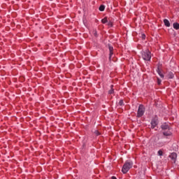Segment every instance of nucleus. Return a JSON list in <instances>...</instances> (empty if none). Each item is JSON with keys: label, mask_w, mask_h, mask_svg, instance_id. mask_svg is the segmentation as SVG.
I'll return each mask as SVG.
<instances>
[{"label": "nucleus", "mask_w": 179, "mask_h": 179, "mask_svg": "<svg viewBox=\"0 0 179 179\" xmlns=\"http://www.w3.org/2000/svg\"><path fill=\"white\" fill-rule=\"evenodd\" d=\"M157 85H162V80L159 78H157Z\"/></svg>", "instance_id": "20"}, {"label": "nucleus", "mask_w": 179, "mask_h": 179, "mask_svg": "<svg viewBox=\"0 0 179 179\" xmlns=\"http://www.w3.org/2000/svg\"><path fill=\"white\" fill-rule=\"evenodd\" d=\"M113 55H114L113 52H110L109 53V61H111V58L113 57Z\"/></svg>", "instance_id": "15"}, {"label": "nucleus", "mask_w": 179, "mask_h": 179, "mask_svg": "<svg viewBox=\"0 0 179 179\" xmlns=\"http://www.w3.org/2000/svg\"><path fill=\"white\" fill-rule=\"evenodd\" d=\"M94 35L95 37H97V31L96 29L94 30Z\"/></svg>", "instance_id": "23"}, {"label": "nucleus", "mask_w": 179, "mask_h": 179, "mask_svg": "<svg viewBox=\"0 0 179 179\" xmlns=\"http://www.w3.org/2000/svg\"><path fill=\"white\" fill-rule=\"evenodd\" d=\"M162 134L164 136H171V135H173V133H171L170 130H165Z\"/></svg>", "instance_id": "6"}, {"label": "nucleus", "mask_w": 179, "mask_h": 179, "mask_svg": "<svg viewBox=\"0 0 179 179\" xmlns=\"http://www.w3.org/2000/svg\"><path fill=\"white\" fill-rule=\"evenodd\" d=\"M119 106H124V100L121 99V100L119 101Z\"/></svg>", "instance_id": "19"}, {"label": "nucleus", "mask_w": 179, "mask_h": 179, "mask_svg": "<svg viewBox=\"0 0 179 179\" xmlns=\"http://www.w3.org/2000/svg\"><path fill=\"white\" fill-rule=\"evenodd\" d=\"M102 23L106 24L107 23V17H104L103 19L101 20Z\"/></svg>", "instance_id": "18"}, {"label": "nucleus", "mask_w": 179, "mask_h": 179, "mask_svg": "<svg viewBox=\"0 0 179 179\" xmlns=\"http://www.w3.org/2000/svg\"><path fill=\"white\" fill-rule=\"evenodd\" d=\"M161 128L162 131H171V128H170V126L167 123H164L161 126Z\"/></svg>", "instance_id": "5"}, {"label": "nucleus", "mask_w": 179, "mask_h": 179, "mask_svg": "<svg viewBox=\"0 0 179 179\" xmlns=\"http://www.w3.org/2000/svg\"><path fill=\"white\" fill-rule=\"evenodd\" d=\"M151 128L154 129V128H156L157 127V124H159V118L157 116H155L154 118L152 119L151 120Z\"/></svg>", "instance_id": "4"}, {"label": "nucleus", "mask_w": 179, "mask_h": 179, "mask_svg": "<svg viewBox=\"0 0 179 179\" xmlns=\"http://www.w3.org/2000/svg\"><path fill=\"white\" fill-rule=\"evenodd\" d=\"M157 73H158V75H159L160 78H162V79L164 78V75H163V73H162V71L160 70V67H157Z\"/></svg>", "instance_id": "8"}, {"label": "nucleus", "mask_w": 179, "mask_h": 179, "mask_svg": "<svg viewBox=\"0 0 179 179\" xmlns=\"http://www.w3.org/2000/svg\"><path fill=\"white\" fill-rule=\"evenodd\" d=\"M158 155H159V156H163V151L161 150H159L158 151Z\"/></svg>", "instance_id": "21"}, {"label": "nucleus", "mask_w": 179, "mask_h": 179, "mask_svg": "<svg viewBox=\"0 0 179 179\" xmlns=\"http://www.w3.org/2000/svg\"><path fill=\"white\" fill-rule=\"evenodd\" d=\"M111 179H117V178L115 176H112Z\"/></svg>", "instance_id": "25"}, {"label": "nucleus", "mask_w": 179, "mask_h": 179, "mask_svg": "<svg viewBox=\"0 0 179 179\" xmlns=\"http://www.w3.org/2000/svg\"><path fill=\"white\" fill-rule=\"evenodd\" d=\"M164 25H165L166 27H170V21H169V20L164 19Z\"/></svg>", "instance_id": "9"}, {"label": "nucleus", "mask_w": 179, "mask_h": 179, "mask_svg": "<svg viewBox=\"0 0 179 179\" xmlns=\"http://www.w3.org/2000/svg\"><path fill=\"white\" fill-rule=\"evenodd\" d=\"M141 56L144 61H150L152 59V52L149 50L146 49L141 52Z\"/></svg>", "instance_id": "2"}, {"label": "nucleus", "mask_w": 179, "mask_h": 179, "mask_svg": "<svg viewBox=\"0 0 179 179\" xmlns=\"http://www.w3.org/2000/svg\"><path fill=\"white\" fill-rule=\"evenodd\" d=\"M169 79H173L174 78V73L173 72H169L168 73Z\"/></svg>", "instance_id": "11"}, {"label": "nucleus", "mask_w": 179, "mask_h": 179, "mask_svg": "<svg viewBox=\"0 0 179 179\" xmlns=\"http://www.w3.org/2000/svg\"><path fill=\"white\" fill-rule=\"evenodd\" d=\"M106 9V6L104 5H101L99 6V10L100 12H103V10Z\"/></svg>", "instance_id": "14"}, {"label": "nucleus", "mask_w": 179, "mask_h": 179, "mask_svg": "<svg viewBox=\"0 0 179 179\" xmlns=\"http://www.w3.org/2000/svg\"><path fill=\"white\" fill-rule=\"evenodd\" d=\"M169 157L171 159V160H173L174 163H176V159H177V153L176 152H172L170 155Z\"/></svg>", "instance_id": "7"}, {"label": "nucleus", "mask_w": 179, "mask_h": 179, "mask_svg": "<svg viewBox=\"0 0 179 179\" xmlns=\"http://www.w3.org/2000/svg\"><path fill=\"white\" fill-rule=\"evenodd\" d=\"M132 166H134V163L131 161L126 162L123 167L122 169V172L123 174H127V171H129L130 169H132Z\"/></svg>", "instance_id": "1"}, {"label": "nucleus", "mask_w": 179, "mask_h": 179, "mask_svg": "<svg viewBox=\"0 0 179 179\" xmlns=\"http://www.w3.org/2000/svg\"><path fill=\"white\" fill-rule=\"evenodd\" d=\"M94 134L96 135V136H99L101 135V134L99 133V131L98 130H95Z\"/></svg>", "instance_id": "17"}, {"label": "nucleus", "mask_w": 179, "mask_h": 179, "mask_svg": "<svg viewBox=\"0 0 179 179\" xmlns=\"http://www.w3.org/2000/svg\"><path fill=\"white\" fill-rule=\"evenodd\" d=\"M141 37H142L143 40H145L146 38V35H145V34H143L141 35Z\"/></svg>", "instance_id": "22"}, {"label": "nucleus", "mask_w": 179, "mask_h": 179, "mask_svg": "<svg viewBox=\"0 0 179 179\" xmlns=\"http://www.w3.org/2000/svg\"><path fill=\"white\" fill-rule=\"evenodd\" d=\"M145 106H143V105H140L138 109V112H137V117L138 118H141V117H143V115L145 114Z\"/></svg>", "instance_id": "3"}, {"label": "nucleus", "mask_w": 179, "mask_h": 179, "mask_svg": "<svg viewBox=\"0 0 179 179\" xmlns=\"http://www.w3.org/2000/svg\"><path fill=\"white\" fill-rule=\"evenodd\" d=\"M108 26H113V24L111 22H108Z\"/></svg>", "instance_id": "24"}, {"label": "nucleus", "mask_w": 179, "mask_h": 179, "mask_svg": "<svg viewBox=\"0 0 179 179\" xmlns=\"http://www.w3.org/2000/svg\"><path fill=\"white\" fill-rule=\"evenodd\" d=\"M109 51L110 52H112L114 51V48L111 45H108Z\"/></svg>", "instance_id": "16"}, {"label": "nucleus", "mask_w": 179, "mask_h": 179, "mask_svg": "<svg viewBox=\"0 0 179 179\" xmlns=\"http://www.w3.org/2000/svg\"><path fill=\"white\" fill-rule=\"evenodd\" d=\"M173 29H175V30H178L179 29V24L178 22H174L173 24Z\"/></svg>", "instance_id": "10"}, {"label": "nucleus", "mask_w": 179, "mask_h": 179, "mask_svg": "<svg viewBox=\"0 0 179 179\" xmlns=\"http://www.w3.org/2000/svg\"><path fill=\"white\" fill-rule=\"evenodd\" d=\"M164 145H166V142H163V141H161L157 143V145H158L159 148L164 146Z\"/></svg>", "instance_id": "12"}, {"label": "nucleus", "mask_w": 179, "mask_h": 179, "mask_svg": "<svg viewBox=\"0 0 179 179\" xmlns=\"http://www.w3.org/2000/svg\"><path fill=\"white\" fill-rule=\"evenodd\" d=\"M113 87H114V85H110V90L108 91L109 94H113V93H114V89Z\"/></svg>", "instance_id": "13"}]
</instances>
